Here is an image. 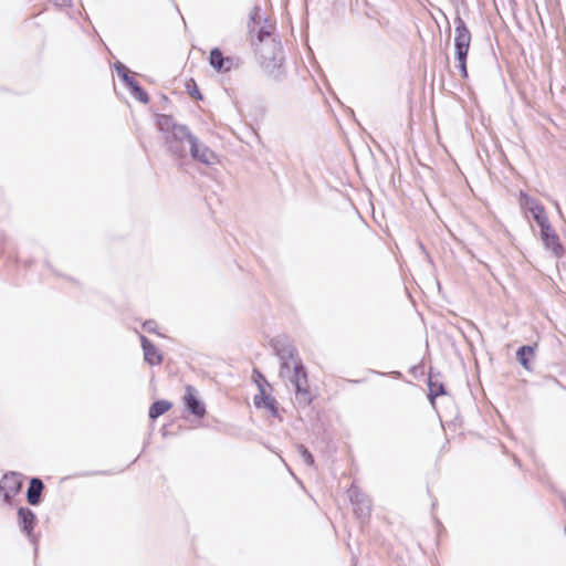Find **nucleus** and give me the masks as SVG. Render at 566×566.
<instances>
[{
  "label": "nucleus",
  "mask_w": 566,
  "mask_h": 566,
  "mask_svg": "<svg viewBox=\"0 0 566 566\" xmlns=\"http://www.w3.org/2000/svg\"><path fill=\"white\" fill-rule=\"evenodd\" d=\"M253 44L263 66L269 69L281 65L283 61L282 46L271 32L261 30Z\"/></svg>",
  "instance_id": "obj_1"
},
{
  "label": "nucleus",
  "mask_w": 566,
  "mask_h": 566,
  "mask_svg": "<svg viewBox=\"0 0 566 566\" xmlns=\"http://www.w3.org/2000/svg\"><path fill=\"white\" fill-rule=\"evenodd\" d=\"M471 45V33L463 22L455 28L454 48L455 60L461 78L468 77L467 56Z\"/></svg>",
  "instance_id": "obj_2"
},
{
  "label": "nucleus",
  "mask_w": 566,
  "mask_h": 566,
  "mask_svg": "<svg viewBox=\"0 0 566 566\" xmlns=\"http://www.w3.org/2000/svg\"><path fill=\"white\" fill-rule=\"evenodd\" d=\"M292 382L296 389V400L300 403L310 405L312 402L307 374L301 363H296L293 368Z\"/></svg>",
  "instance_id": "obj_3"
},
{
  "label": "nucleus",
  "mask_w": 566,
  "mask_h": 566,
  "mask_svg": "<svg viewBox=\"0 0 566 566\" xmlns=\"http://www.w3.org/2000/svg\"><path fill=\"white\" fill-rule=\"evenodd\" d=\"M22 488V475L17 472L6 473L0 480V496L3 502L10 503Z\"/></svg>",
  "instance_id": "obj_4"
},
{
  "label": "nucleus",
  "mask_w": 566,
  "mask_h": 566,
  "mask_svg": "<svg viewBox=\"0 0 566 566\" xmlns=\"http://www.w3.org/2000/svg\"><path fill=\"white\" fill-rule=\"evenodd\" d=\"M520 206L525 212H530L538 227L548 222V217L545 208L538 200L522 193L520 197Z\"/></svg>",
  "instance_id": "obj_5"
},
{
  "label": "nucleus",
  "mask_w": 566,
  "mask_h": 566,
  "mask_svg": "<svg viewBox=\"0 0 566 566\" xmlns=\"http://www.w3.org/2000/svg\"><path fill=\"white\" fill-rule=\"evenodd\" d=\"M541 239L547 250L552 252V254L559 259L563 256L565 250L559 242V238L551 227L549 222L541 226Z\"/></svg>",
  "instance_id": "obj_6"
},
{
  "label": "nucleus",
  "mask_w": 566,
  "mask_h": 566,
  "mask_svg": "<svg viewBox=\"0 0 566 566\" xmlns=\"http://www.w3.org/2000/svg\"><path fill=\"white\" fill-rule=\"evenodd\" d=\"M188 142L190 144V153L193 159L206 165H214L218 163L217 154L207 146L199 144L196 137L189 135Z\"/></svg>",
  "instance_id": "obj_7"
},
{
  "label": "nucleus",
  "mask_w": 566,
  "mask_h": 566,
  "mask_svg": "<svg viewBox=\"0 0 566 566\" xmlns=\"http://www.w3.org/2000/svg\"><path fill=\"white\" fill-rule=\"evenodd\" d=\"M182 400L191 415H193L197 418L205 417L206 407L203 402L199 399L198 391L192 386H186Z\"/></svg>",
  "instance_id": "obj_8"
},
{
  "label": "nucleus",
  "mask_w": 566,
  "mask_h": 566,
  "mask_svg": "<svg viewBox=\"0 0 566 566\" xmlns=\"http://www.w3.org/2000/svg\"><path fill=\"white\" fill-rule=\"evenodd\" d=\"M209 63L217 72H229L233 66L232 59L224 57L218 48L210 51Z\"/></svg>",
  "instance_id": "obj_9"
},
{
  "label": "nucleus",
  "mask_w": 566,
  "mask_h": 566,
  "mask_svg": "<svg viewBox=\"0 0 566 566\" xmlns=\"http://www.w3.org/2000/svg\"><path fill=\"white\" fill-rule=\"evenodd\" d=\"M142 347L144 350L145 360L151 365H160L163 361V356L159 353L158 348L145 336H140Z\"/></svg>",
  "instance_id": "obj_10"
},
{
  "label": "nucleus",
  "mask_w": 566,
  "mask_h": 566,
  "mask_svg": "<svg viewBox=\"0 0 566 566\" xmlns=\"http://www.w3.org/2000/svg\"><path fill=\"white\" fill-rule=\"evenodd\" d=\"M253 402L256 408H264V409L269 410V412L273 417L279 416V409H277L275 399L270 397L269 395H266L264 388L261 385H260V392L254 396Z\"/></svg>",
  "instance_id": "obj_11"
},
{
  "label": "nucleus",
  "mask_w": 566,
  "mask_h": 566,
  "mask_svg": "<svg viewBox=\"0 0 566 566\" xmlns=\"http://www.w3.org/2000/svg\"><path fill=\"white\" fill-rule=\"evenodd\" d=\"M18 523L21 530L28 536H31L35 524L34 513L30 509L20 507L18 511Z\"/></svg>",
  "instance_id": "obj_12"
},
{
  "label": "nucleus",
  "mask_w": 566,
  "mask_h": 566,
  "mask_svg": "<svg viewBox=\"0 0 566 566\" xmlns=\"http://www.w3.org/2000/svg\"><path fill=\"white\" fill-rule=\"evenodd\" d=\"M123 78H124L125 83L127 84V86L129 87L132 95L137 101H139L143 104H147L149 102L148 94L145 92L144 88H142L138 85V83L133 77L128 76L127 74H124Z\"/></svg>",
  "instance_id": "obj_13"
},
{
  "label": "nucleus",
  "mask_w": 566,
  "mask_h": 566,
  "mask_svg": "<svg viewBox=\"0 0 566 566\" xmlns=\"http://www.w3.org/2000/svg\"><path fill=\"white\" fill-rule=\"evenodd\" d=\"M43 483L40 479L33 478L30 481V485L27 493L28 502L31 505H36L40 502L41 493L43 491Z\"/></svg>",
  "instance_id": "obj_14"
},
{
  "label": "nucleus",
  "mask_w": 566,
  "mask_h": 566,
  "mask_svg": "<svg viewBox=\"0 0 566 566\" xmlns=\"http://www.w3.org/2000/svg\"><path fill=\"white\" fill-rule=\"evenodd\" d=\"M534 355L535 347L528 345L520 347L516 352L517 360L526 370H531L530 359L533 358Z\"/></svg>",
  "instance_id": "obj_15"
},
{
  "label": "nucleus",
  "mask_w": 566,
  "mask_h": 566,
  "mask_svg": "<svg viewBox=\"0 0 566 566\" xmlns=\"http://www.w3.org/2000/svg\"><path fill=\"white\" fill-rule=\"evenodd\" d=\"M171 407V402L167 400H158L150 406L148 415L151 419H157L159 416L169 411Z\"/></svg>",
  "instance_id": "obj_16"
},
{
  "label": "nucleus",
  "mask_w": 566,
  "mask_h": 566,
  "mask_svg": "<svg viewBox=\"0 0 566 566\" xmlns=\"http://www.w3.org/2000/svg\"><path fill=\"white\" fill-rule=\"evenodd\" d=\"M186 92L195 101H201L202 94L193 78H189L185 83Z\"/></svg>",
  "instance_id": "obj_17"
},
{
  "label": "nucleus",
  "mask_w": 566,
  "mask_h": 566,
  "mask_svg": "<svg viewBox=\"0 0 566 566\" xmlns=\"http://www.w3.org/2000/svg\"><path fill=\"white\" fill-rule=\"evenodd\" d=\"M444 387L442 382L434 380L432 377L429 378V397L433 400L436 397L444 395Z\"/></svg>",
  "instance_id": "obj_18"
},
{
  "label": "nucleus",
  "mask_w": 566,
  "mask_h": 566,
  "mask_svg": "<svg viewBox=\"0 0 566 566\" xmlns=\"http://www.w3.org/2000/svg\"><path fill=\"white\" fill-rule=\"evenodd\" d=\"M298 451H300L302 458L304 459V461L308 465H313L314 464V458H313L312 453L305 447L300 446L298 447Z\"/></svg>",
  "instance_id": "obj_19"
},
{
  "label": "nucleus",
  "mask_w": 566,
  "mask_h": 566,
  "mask_svg": "<svg viewBox=\"0 0 566 566\" xmlns=\"http://www.w3.org/2000/svg\"><path fill=\"white\" fill-rule=\"evenodd\" d=\"M49 1L60 8H67V7L72 6V0H49Z\"/></svg>",
  "instance_id": "obj_20"
}]
</instances>
